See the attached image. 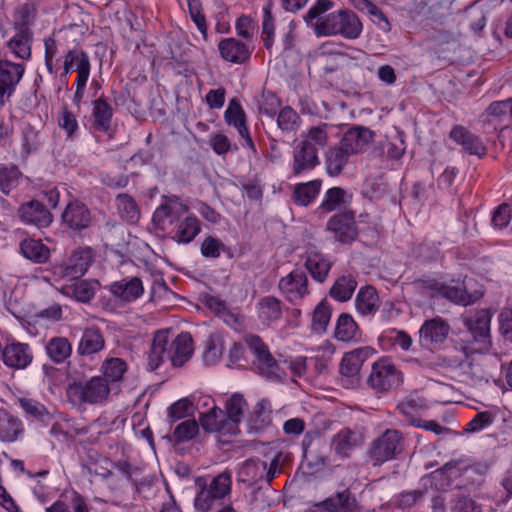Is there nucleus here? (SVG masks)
<instances>
[{"mask_svg": "<svg viewBox=\"0 0 512 512\" xmlns=\"http://www.w3.org/2000/svg\"><path fill=\"white\" fill-rule=\"evenodd\" d=\"M331 0L317 2L303 16L306 24L317 36L341 35L347 39H356L362 32V23L358 16L350 10H339L322 17L333 7Z\"/></svg>", "mask_w": 512, "mask_h": 512, "instance_id": "f257e3e1", "label": "nucleus"}, {"mask_svg": "<svg viewBox=\"0 0 512 512\" xmlns=\"http://www.w3.org/2000/svg\"><path fill=\"white\" fill-rule=\"evenodd\" d=\"M192 353L193 340L189 333L182 332L174 337L169 330H159L154 334L148 353V369L154 371L166 361L174 367L182 366Z\"/></svg>", "mask_w": 512, "mask_h": 512, "instance_id": "f03ea898", "label": "nucleus"}, {"mask_svg": "<svg viewBox=\"0 0 512 512\" xmlns=\"http://www.w3.org/2000/svg\"><path fill=\"white\" fill-rule=\"evenodd\" d=\"M69 401L75 405H102L110 395V387L106 378L93 376L87 381L73 382L66 390Z\"/></svg>", "mask_w": 512, "mask_h": 512, "instance_id": "7ed1b4c3", "label": "nucleus"}, {"mask_svg": "<svg viewBox=\"0 0 512 512\" xmlns=\"http://www.w3.org/2000/svg\"><path fill=\"white\" fill-rule=\"evenodd\" d=\"M405 438L399 430L386 429L371 441L367 456L373 466H380L395 459L404 450Z\"/></svg>", "mask_w": 512, "mask_h": 512, "instance_id": "20e7f679", "label": "nucleus"}, {"mask_svg": "<svg viewBox=\"0 0 512 512\" xmlns=\"http://www.w3.org/2000/svg\"><path fill=\"white\" fill-rule=\"evenodd\" d=\"M231 485V473L229 471L219 473L198 492L194 501L195 508L201 512L212 510L230 495Z\"/></svg>", "mask_w": 512, "mask_h": 512, "instance_id": "39448f33", "label": "nucleus"}, {"mask_svg": "<svg viewBox=\"0 0 512 512\" xmlns=\"http://www.w3.org/2000/svg\"><path fill=\"white\" fill-rule=\"evenodd\" d=\"M245 342L255 356V365L259 374L268 380H279L281 369L262 339L257 335H249Z\"/></svg>", "mask_w": 512, "mask_h": 512, "instance_id": "423d86ee", "label": "nucleus"}, {"mask_svg": "<svg viewBox=\"0 0 512 512\" xmlns=\"http://www.w3.org/2000/svg\"><path fill=\"white\" fill-rule=\"evenodd\" d=\"M402 382L401 372L386 357L373 363L367 379L368 385L377 392L388 391Z\"/></svg>", "mask_w": 512, "mask_h": 512, "instance_id": "0eeeda50", "label": "nucleus"}, {"mask_svg": "<svg viewBox=\"0 0 512 512\" xmlns=\"http://www.w3.org/2000/svg\"><path fill=\"white\" fill-rule=\"evenodd\" d=\"M326 230L334 235V239L341 243H351L358 235V228L354 212L344 210L329 218Z\"/></svg>", "mask_w": 512, "mask_h": 512, "instance_id": "6e6552de", "label": "nucleus"}, {"mask_svg": "<svg viewBox=\"0 0 512 512\" xmlns=\"http://www.w3.org/2000/svg\"><path fill=\"white\" fill-rule=\"evenodd\" d=\"M492 313L488 309H481L471 313L464 320V324L474 340L479 344L475 350L486 351L490 346V322Z\"/></svg>", "mask_w": 512, "mask_h": 512, "instance_id": "1a4fd4ad", "label": "nucleus"}, {"mask_svg": "<svg viewBox=\"0 0 512 512\" xmlns=\"http://www.w3.org/2000/svg\"><path fill=\"white\" fill-rule=\"evenodd\" d=\"M364 443V433L360 428L343 427L331 439L330 447L341 459L350 457L353 451Z\"/></svg>", "mask_w": 512, "mask_h": 512, "instance_id": "9d476101", "label": "nucleus"}, {"mask_svg": "<svg viewBox=\"0 0 512 512\" xmlns=\"http://www.w3.org/2000/svg\"><path fill=\"white\" fill-rule=\"evenodd\" d=\"M278 287L281 294L291 303H297L309 294L307 275L300 269H295L282 277Z\"/></svg>", "mask_w": 512, "mask_h": 512, "instance_id": "9b49d317", "label": "nucleus"}, {"mask_svg": "<svg viewBox=\"0 0 512 512\" xmlns=\"http://www.w3.org/2000/svg\"><path fill=\"white\" fill-rule=\"evenodd\" d=\"M187 212L188 206L178 196H166L163 203L155 210L153 222L161 229H165L166 225L174 224Z\"/></svg>", "mask_w": 512, "mask_h": 512, "instance_id": "f8f14e48", "label": "nucleus"}, {"mask_svg": "<svg viewBox=\"0 0 512 512\" xmlns=\"http://www.w3.org/2000/svg\"><path fill=\"white\" fill-rule=\"evenodd\" d=\"M449 331V324L440 317L426 320L419 331L420 344L426 348H434L446 340Z\"/></svg>", "mask_w": 512, "mask_h": 512, "instance_id": "ddd939ff", "label": "nucleus"}, {"mask_svg": "<svg viewBox=\"0 0 512 512\" xmlns=\"http://www.w3.org/2000/svg\"><path fill=\"white\" fill-rule=\"evenodd\" d=\"M481 119L492 130L506 128L512 121V98L491 103Z\"/></svg>", "mask_w": 512, "mask_h": 512, "instance_id": "4468645a", "label": "nucleus"}, {"mask_svg": "<svg viewBox=\"0 0 512 512\" xmlns=\"http://www.w3.org/2000/svg\"><path fill=\"white\" fill-rule=\"evenodd\" d=\"M1 360L10 368L24 369L33 360V352L27 343L12 341L2 349Z\"/></svg>", "mask_w": 512, "mask_h": 512, "instance_id": "2eb2a0df", "label": "nucleus"}, {"mask_svg": "<svg viewBox=\"0 0 512 512\" xmlns=\"http://www.w3.org/2000/svg\"><path fill=\"white\" fill-rule=\"evenodd\" d=\"M375 353L372 347L364 346L344 354L339 370L342 376L351 379V383L357 382V376L363 363Z\"/></svg>", "mask_w": 512, "mask_h": 512, "instance_id": "dca6fc26", "label": "nucleus"}, {"mask_svg": "<svg viewBox=\"0 0 512 512\" xmlns=\"http://www.w3.org/2000/svg\"><path fill=\"white\" fill-rule=\"evenodd\" d=\"M21 221L37 228L48 227L53 220L49 209L38 200L23 203L18 210Z\"/></svg>", "mask_w": 512, "mask_h": 512, "instance_id": "f3484780", "label": "nucleus"}, {"mask_svg": "<svg viewBox=\"0 0 512 512\" xmlns=\"http://www.w3.org/2000/svg\"><path fill=\"white\" fill-rule=\"evenodd\" d=\"M113 297L122 303H131L144 293L143 283L138 277H126L111 283L108 287Z\"/></svg>", "mask_w": 512, "mask_h": 512, "instance_id": "a211bd4d", "label": "nucleus"}, {"mask_svg": "<svg viewBox=\"0 0 512 512\" xmlns=\"http://www.w3.org/2000/svg\"><path fill=\"white\" fill-rule=\"evenodd\" d=\"M221 57L231 63L243 64L252 54V48L236 38H224L218 44Z\"/></svg>", "mask_w": 512, "mask_h": 512, "instance_id": "6ab92c4d", "label": "nucleus"}, {"mask_svg": "<svg viewBox=\"0 0 512 512\" xmlns=\"http://www.w3.org/2000/svg\"><path fill=\"white\" fill-rule=\"evenodd\" d=\"M373 139V132L365 127H353L345 132L340 145L352 156L365 151Z\"/></svg>", "mask_w": 512, "mask_h": 512, "instance_id": "aec40b11", "label": "nucleus"}, {"mask_svg": "<svg viewBox=\"0 0 512 512\" xmlns=\"http://www.w3.org/2000/svg\"><path fill=\"white\" fill-rule=\"evenodd\" d=\"M62 221L73 230H83L90 226L92 216L84 203L80 201H72L63 211Z\"/></svg>", "mask_w": 512, "mask_h": 512, "instance_id": "412c9836", "label": "nucleus"}, {"mask_svg": "<svg viewBox=\"0 0 512 512\" xmlns=\"http://www.w3.org/2000/svg\"><path fill=\"white\" fill-rule=\"evenodd\" d=\"M450 138L470 155L482 157L486 154L487 148L482 140L463 126L457 125L453 127L450 132Z\"/></svg>", "mask_w": 512, "mask_h": 512, "instance_id": "4be33fe9", "label": "nucleus"}, {"mask_svg": "<svg viewBox=\"0 0 512 512\" xmlns=\"http://www.w3.org/2000/svg\"><path fill=\"white\" fill-rule=\"evenodd\" d=\"M225 121L228 125H233L241 138L244 140V144L250 149H254V143L250 137L248 128L246 126L245 112L240 103L235 99L229 101L228 107L224 113Z\"/></svg>", "mask_w": 512, "mask_h": 512, "instance_id": "5701e85b", "label": "nucleus"}, {"mask_svg": "<svg viewBox=\"0 0 512 512\" xmlns=\"http://www.w3.org/2000/svg\"><path fill=\"white\" fill-rule=\"evenodd\" d=\"M320 164V159L316 149L305 146L299 142L293 150L292 172L294 175H300L304 172L314 169Z\"/></svg>", "mask_w": 512, "mask_h": 512, "instance_id": "b1692460", "label": "nucleus"}, {"mask_svg": "<svg viewBox=\"0 0 512 512\" xmlns=\"http://www.w3.org/2000/svg\"><path fill=\"white\" fill-rule=\"evenodd\" d=\"M199 422L207 432L229 433L234 429L229 423L226 413L216 405L209 408L207 412H201Z\"/></svg>", "mask_w": 512, "mask_h": 512, "instance_id": "393cba45", "label": "nucleus"}, {"mask_svg": "<svg viewBox=\"0 0 512 512\" xmlns=\"http://www.w3.org/2000/svg\"><path fill=\"white\" fill-rule=\"evenodd\" d=\"M237 480L248 486L263 482L266 485V462L260 459H248L241 464Z\"/></svg>", "mask_w": 512, "mask_h": 512, "instance_id": "a878e982", "label": "nucleus"}, {"mask_svg": "<svg viewBox=\"0 0 512 512\" xmlns=\"http://www.w3.org/2000/svg\"><path fill=\"white\" fill-rule=\"evenodd\" d=\"M92 261L91 248L75 250L64 267L63 275L71 279H79L85 274Z\"/></svg>", "mask_w": 512, "mask_h": 512, "instance_id": "bb28decb", "label": "nucleus"}, {"mask_svg": "<svg viewBox=\"0 0 512 512\" xmlns=\"http://www.w3.org/2000/svg\"><path fill=\"white\" fill-rule=\"evenodd\" d=\"M380 298L376 289L370 285L359 289L355 298L356 311L362 316H373L380 308Z\"/></svg>", "mask_w": 512, "mask_h": 512, "instance_id": "cd10ccee", "label": "nucleus"}, {"mask_svg": "<svg viewBox=\"0 0 512 512\" xmlns=\"http://www.w3.org/2000/svg\"><path fill=\"white\" fill-rule=\"evenodd\" d=\"M104 347L105 340L100 329L89 327L82 333L77 346V353L80 356H91L100 352Z\"/></svg>", "mask_w": 512, "mask_h": 512, "instance_id": "c85d7f7f", "label": "nucleus"}, {"mask_svg": "<svg viewBox=\"0 0 512 512\" xmlns=\"http://www.w3.org/2000/svg\"><path fill=\"white\" fill-rule=\"evenodd\" d=\"M24 427L20 419L5 409H0V441L15 442L23 434Z\"/></svg>", "mask_w": 512, "mask_h": 512, "instance_id": "c756f323", "label": "nucleus"}, {"mask_svg": "<svg viewBox=\"0 0 512 512\" xmlns=\"http://www.w3.org/2000/svg\"><path fill=\"white\" fill-rule=\"evenodd\" d=\"M304 458L309 467L319 470L325 466L327 461V446L325 441L318 437L313 442L307 444L306 439L303 441Z\"/></svg>", "mask_w": 512, "mask_h": 512, "instance_id": "7c9ffc66", "label": "nucleus"}, {"mask_svg": "<svg viewBox=\"0 0 512 512\" xmlns=\"http://www.w3.org/2000/svg\"><path fill=\"white\" fill-rule=\"evenodd\" d=\"M25 68L24 65L8 60H0V86L6 91L14 93L16 85L20 82Z\"/></svg>", "mask_w": 512, "mask_h": 512, "instance_id": "2f4dec72", "label": "nucleus"}, {"mask_svg": "<svg viewBox=\"0 0 512 512\" xmlns=\"http://www.w3.org/2000/svg\"><path fill=\"white\" fill-rule=\"evenodd\" d=\"M33 33L30 28L15 30L14 36L7 42L9 50L18 58L27 60L31 57Z\"/></svg>", "mask_w": 512, "mask_h": 512, "instance_id": "473e14b6", "label": "nucleus"}, {"mask_svg": "<svg viewBox=\"0 0 512 512\" xmlns=\"http://www.w3.org/2000/svg\"><path fill=\"white\" fill-rule=\"evenodd\" d=\"M257 312L262 323L271 325L282 317L281 301L273 296L263 297L257 303Z\"/></svg>", "mask_w": 512, "mask_h": 512, "instance_id": "72a5a7b5", "label": "nucleus"}, {"mask_svg": "<svg viewBox=\"0 0 512 512\" xmlns=\"http://www.w3.org/2000/svg\"><path fill=\"white\" fill-rule=\"evenodd\" d=\"M355 500L348 489L337 492L327 499L317 503L315 506L327 512H350Z\"/></svg>", "mask_w": 512, "mask_h": 512, "instance_id": "f704fd0d", "label": "nucleus"}, {"mask_svg": "<svg viewBox=\"0 0 512 512\" xmlns=\"http://www.w3.org/2000/svg\"><path fill=\"white\" fill-rule=\"evenodd\" d=\"M45 350L52 362L60 364L71 356L72 344L66 337L56 336L48 340Z\"/></svg>", "mask_w": 512, "mask_h": 512, "instance_id": "c9c22d12", "label": "nucleus"}, {"mask_svg": "<svg viewBox=\"0 0 512 512\" xmlns=\"http://www.w3.org/2000/svg\"><path fill=\"white\" fill-rule=\"evenodd\" d=\"M271 405L262 399L256 403L248 420L249 430L258 433L271 424Z\"/></svg>", "mask_w": 512, "mask_h": 512, "instance_id": "e433bc0d", "label": "nucleus"}, {"mask_svg": "<svg viewBox=\"0 0 512 512\" xmlns=\"http://www.w3.org/2000/svg\"><path fill=\"white\" fill-rule=\"evenodd\" d=\"M351 155L339 144L325 154L326 171L330 176H338L347 165Z\"/></svg>", "mask_w": 512, "mask_h": 512, "instance_id": "4c0bfd02", "label": "nucleus"}, {"mask_svg": "<svg viewBox=\"0 0 512 512\" xmlns=\"http://www.w3.org/2000/svg\"><path fill=\"white\" fill-rule=\"evenodd\" d=\"M329 129L330 126L327 123L312 126L302 134V140L300 142L305 146L316 149V153L318 154V151L328 144Z\"/></svg>", "mask_w": 512, "mask_h": 512, "instance_id": "58836bf2", "label": "nucleus"}, {"mask_svg": "<svg viewBox=\"0 0 512 512\" xmlns=\"http://www.w3.org/2000/svg\"><path fill=\"white\" fill-rule=\"evenodd\" d=\"M321 186L322 181L319 179L297 184L292 195L294 203L300 206H308L320 193Z\"/></svg>", "mask_w": 512, "mask_h": 512, "instance_id": "ea45409f", "label": "nucleus"}, {"mask_svg": "<svg viewBox=\"0 0 512 512\" xmlns=\"http://www.w3.org/2000/svg\"><path fill=\"white\" fill-rule=\"evenodd\" d=\"M350 196L346 190L340 187H332L328 189L324 195L318 210L323 213H329L341 208H345L350 201Z\"/></svg>", "mask_w": 512, "mask_h": 512, "instance_id": "a19ab883", "label": "nucleus"}, {"mask_svg": "<svg viewBox=\"0 0 512 512\" xmlns=\"http://www.w3.org/2000/svg\"><path fill=\"white\" fill-rule=\"evenodd\" d=\"M112 115L113 109L105 99L99 98L93 101V127L97 131L107 132L110 129Z\"/></svg>", "mask_w": 512, "mask_h": 512, "instance_id": "79ce46f5", "label": "nucleus"}, {"mask_svg": "<svg viewBox=\"0 0 512 512\" xmlns=\"http://www.w3.org/2000/svg\"><path fill=\"white\" fill-rule=\"evenodd\" d=\"M334 335L339 341H357L360 339V330L353 317L343 313L337 319Z\"/></svg>", "mask_w": 512, "mask_h": 512, "instance_id": "37998d69", "label": "nucleus"}, {"mask_svg": "<svg viewBox=\"0 0 512 512\" xmlns=\"http://www.w3.org/2000/svg\"><path fill=\"white\" fill-rule=\"evenodd\" d=\"M201 225L199 219L195 215L186 216L177 227L174 239L178 243L188 244L195 239L200 233Z\"/></svg>", "mask_w": 512, "mask_h": 512, "instance_id": "c03bdc74", "label": "nucleus"}, {"mask_svg": "<svg viewBox=\"0 0 512 512\" xmlns=\"http://www.w3.org/2000/svg\"><path fill=\"white\" fill-rule=\"evenodd\" d=\"M356 287L357 281L352 275H342L336 279L329 294L333 299L345 302L351 299Z\"/></svg>", "mask_w": 512, "mask_h": 512, "instance_id": "a18cd8bd", "label": "nucleus"}, {"mask_svg": "<svg viewBox=\"0 0 512 512\" xmlns=\"http://www.w3.org/2000/svg\"><path fill=\"white\" fill-rule=\"evenodd\" d=\"M22 176V172L16 165L0 164V193L9 195L19 185Z\"/></svg>", "mask_w": 512, "mask_h": 512, "instance_id": "49530a36", "label": "nucleus"}, {"mask_svg": "<svg viewBox=\"0 0 512 512\" xmlns=\"http://www.w3.org/2000/svg\"><path fill=\"white\" fill-rule=\"evenodd\" d=\"M305 267L314 280L322 283L329 274L331 263L323 255L314 253L306 258Z\"/></svg>", "mask_w": 512, "mask_h": 512, "instance_id": "de8ad7c7", "label": "nucleus"}, {"mask_svg": "<svg viewBox=\"0 0 512 512\" xmlns=\"http://www.w3.org/2000/svg\"><path fill=\"white\" fill-rule=\"evenodd\" d=\"M23 256L36 263H44L49 258V249L40 241L25 239L20 245Z\"/></svg>", "mask_w": 512, "mask_h": 512, "instance_id": "09e8293b", "label": "nucleus"}, {"mask_svg": "<svg viewBox=\"0 0 512 512\" xmlns=\"http://www.w3.org/2000/svg\"><path fill=\"white\" fill-rule=\"evenodd\" d=\"M17 403L29 419L44 421L49 417L47 408L37 400L22 397L17 399Z\"/></svg>", "mask_w": 512, "mask_h": 512, "instance_id": "8fccbe9b", "label": "nucleus"}, {"mask_svg": "<svg viewBox=\"0 0 512 512\" xmlns=\"http://www.w3.org/2000/svg\"><path fill=\"white\" fill-rule=\"evenodd\" d=\"M64 288L66 295L73 297L79 302H89L95 294L93 286L86 280H78Z\"/></svg>", "mask_w": 512, "mask_h": 512, "instance_id": "3c124183", "label": "nucleus"}, {"mask_svg": "<svg viewBox=\"0 0 512 512\" xmlns=\"http://www.w3.org/2000/svg\"><path fill=\"white\" fill-rule=\"evenodd\" d=\"M247 408V403L242 395L233 394L226 403V415L232 427L238 424Z\"/></svg>", "mask_w": 512, "mask_h": 512, "instance_id": "603ef678", "label": "nucleus"}, {"mask_svg": "<svg viewBox=\"0 0 512 512\" xmlns=\"http://www.w3.org/2000/svg\"><path fill=\"white\" fill-rule=\"evenodd\" d=\"M116 205L119 214L128 222L134 223L139 218V210L134 199L127 194H119L116 197Z\"/></svg>", "mask_w": 512, "mask_h": 512, "instance_id": "864d4df0", "label": "nucleus"}, {"mask_svg": "<svg viewBox=\"0 0 512 512\" xmlns=\"http://www.w3.org/2000/svg\"><path fill=\"white\" fill-rule=\"evenodd\" d=\"M439 295L454 303L465 306L472 304L478 298V296L473 297L469 295L461 285L451 286L443 284Z\"/></svg>", "mask_w": 512, "mask_h": 512, "instance_id": "5fc2aeb1", "label": "nucleus"}, {"mask_svg": "<svg viewBox=\"0 0 512 512\" xmlns=\"http://www.w3.org/2000/svg\"><path fill=\"white\" fill-rule=\"evenodd\" d=\"M101 371L107 380L118 382L127 371V364L121 358H108L102 363Z\"/></svg>", "mask_w": 512, "mask_h": 512, "instance_id": "6e6d98bb", "label": "nucleus"}, {"mask_svg": "<svg viewBox=\"0 0 512 512\" xmlns=\"http://www.w3.org/2000/svg\"><path fill=\"white\" fill-rule=\"evenodd\" d=\"M58 126L66 134L67 139H73L79 130V124L75 114L67 107H62L57 116Z\"/></svg>", "mask_w": 512, "mask_h": 512, "instance_id": "4d7b16f0", "label": "nucleus"}, {"mask_svg": "<svg viewBox=\"0 0 512 512\" xmlns=\"http://www.w3.org/2000/svg\"><path fill=\"white\" fill-rule=\"evenodd\" d=\"M331 318V308L326 301H321L314 309L312 315V329L317 333H323Z\"/></svg>", "mask_w": 512, "mask_h": 512, "instance_id": "13d9d810", "label": "nucleus"}, {"mask_svg": "<svg viewBox=\"0 0 512 512\" xmlns=\"http://www.w3.org/2000/svg\"><path fill=\"white\" fill-rule=\"evenodd\" d=\"M350 3L359 11L367 12L378 20V24L383 30L389 29L390 23L384 13L370 0H349Z\"/></svg>", "mask_w": 512, "mask_h": 512, "instance_id": "bf43d9fd", "label": "nucleus"}, {"mask_svg": "<svg viewBox=\"0 0 512 512\" xmlns=\"http://www.w3.org/2000/svg\"><path fill=\"white\" fill-rule=\"evenodd\" d=\"M299 115L291 107L286 106L278 114L277 125L283 132H294L299 127Z\"/></svg>", "mask_w": 512, "mask_h": 512, "instance_id": "052dcab7", "label": "nucleus"}, {"mask_svg": "<svg viewBox=\"0 0 512 512\" xmlns=\"http://www.w3.org/2000/svg\"><path fill=\"white\" fill-rule=\"evenodd\" d=\"M464 377L465 382L476 389L484 390L486 387L490 386L489 379L478 365H470Z\"/></svg>", "mask_w": 512, "mask_h": 512, "instance_id": "680f3d73", "label": "nucleus"}, {"mask_svg": "<svg viewBox=\"0 0 512 512\" xmlns=\"http://www.w3.org/2000/svg\"><path fill=\"white\" fill-rule=\"evenodd\" d=\"M85 61L87 64H90L89 57L83 50H79V49L69 50L65 55V60H64V65H63L64 74L66 75L74 70L78 72L79 71L78 67L80 66V64L82 62L85 63Z\"/></svg>", "mask_w": 512, "mask_h": 512, "instance_id": "e2e57ef3", "label": "nucleus"}, {"mask_svg": "<svg viewBox=\"0 0 512 512\" xmlns=\"http://www.w3.org/2000/svg\"><path fill=\"white\" fill-rule=\"evenodd\" d=\"M198 430L199 425L196 420H185L176 426L173 436L177 442L188 441L197 435Z\"/></svg>", "mask_w": 512, "mask_h": 512, "instance_id": "0e129e2a", "label": "nucleus"}, {"mask_svg": "<svg viewBox=\"0 0 512 512\" xmlns=\"http://www.w3.org/2000/svg\"><path fill=\"white\" fill-rule=\"evenodd\" d=\"M78 68L79 71L77 72L78 75L76 79V91L73 97V102L77 106H79L81 100L84 97L85 87L90 76V64L82 62Z\"/></svg>", "mask_w": 512, "mask_h": 512, "instance_id": "69168bd1", "label": "nucleus"}, {"mask_svg": "<svg viewBox=\"0 0 512 512\" xmlns=\"http://www.w3.org/2000/svg\"><path fill=\"white\" fill-rule=\"evenodd\" d=\"M193 413V404L186 398L181 399L169 407L168 418L170 422H176Z\"/></svg>", "mask_w": 512, "mask_h": 512, "instance_id": "338daca9", "label": "nucleus"}, {"mask_svg": "<svg viewBox=\"0 0 512 512\" xmlns=\"http://www.w3.org/2000/svg\"><path fill=\"white\" fill-rule=\"evenodd\" d=\"M452 512H481V507L470 497L457 495L453 500Z\"/></svg>", "mask_w": 512, "mask_h": 512, "instance_id": "774afa93", "label": "nucleus"}]
</instances>
